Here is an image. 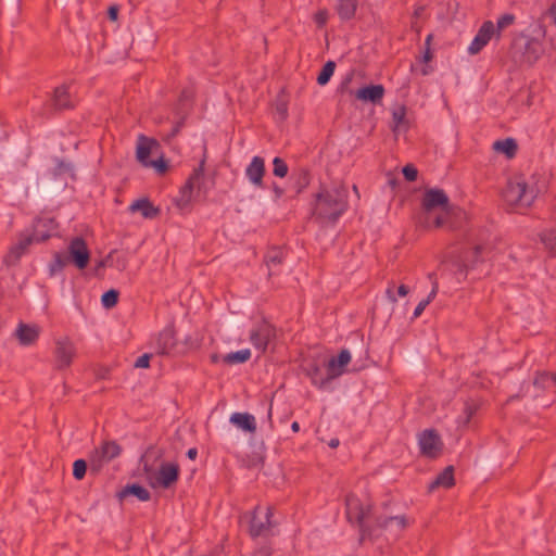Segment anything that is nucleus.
I'll list each match as a JSON object with an SVG mask.
<instances>
[{"label":"nucleus","instance_id":"obj_11","mask_svg":"<svg viewBox=\"0 0 556 556\" xmlns=\"http://www.w3.org/2000/svg\"><path fill=\"white\" fill-rule=\"evenodd\" d=\"M275 328L266 321L256 325L250 331V341L252 345L262 353L267 350L268 344L275 339Z\"/></svg>","mask_w":556,"mask_h":556},{"label":"nucleus","instance_id":"obj_57","mask_svg":"<svg viewBox=\"0 0 556 556\" xmlns=\"http://www.w3.org/2000/svg\"><path fill=\"white\" fill-rule=\"evenodd\" d=\"M291 430H292L293 432H299V431H300V424H299L298 421H293V422L291 424Z\"/></svg>","mask_w":556,"mask_h":556},{"label":"nucleus","instance_id":"obj_63","mask_svg":"<svg viewBox=\"0 0 556 556\" xmlns=\"http://www.w3.org/2000/svg\"><path fill=\"white\" fill-rule=\"evenodd\" d=\"M269 275H270V276H271V275H277V273H276V271H270V273H269Z\"/></svg>","mask_w":556,"mask_h":556},{"label":"nucleus","instance_id":"obj_16","mask_svg":"<svg viewBox=\"0 0 556 556\" xmlns=\"http://www.w3.org/2000/svg\"><path fill=\"white\" fill-rule=\"evenodd\" d=\"M180 475L179 465L176 463H162L156 475V484L163 489H169L174 485Z\"/></svg>","mask_w":556,"mask_h":556},{"label":"nucleus","instance_id":"obj_43","mask_svg":"<svg viewBox=\"0 0 556 556\" xmlns=\"http://www.w3.org/2000/svg\"><path fill=\"white\" fill-rule=\"evenodd\" d=\"M87 470V463L84 459H77L73 464V476L77 480H81Z\"/></svg>","mask_w":556,"mask_h":556},{"label":"nucleus","instance_id":"obj_6","mask_svg":"<svg viewBox=\"0 0 556 556\" xmlns=\"http://www.w3.org/2000/svg\"><path fill=\"white\" fill-rule=\"evenodd\" d=\"M273 517L274 510L271 507L268 506L263 511L261 506H256L250 519L249 534L251 538H268L274 535L273 528L275 522Z\"/></svg>","mask_w":556,"mask_h":556},{"label":"nucleus","instance_id":"obj_38","mask_svg":"<svg viewBox=\"0 0 556 556\" xmlns=\"http://www.w3.org/2000/svg\"><path fill=\"white\" fill-rule=\"evenodd\" d=\"M437 292H438V285L437 282L433 283V287L431 289V292L428 294V296L424 300H421L417 306L415 307V311L413 313V318H418L422 313L426 309V307L431 303V301L435 298L437 295Z\"/></svg>","mask_w":556,"mask_h":556},{"label":"nucleus","instance_id":"obj_30","mask_svg":"<svg viewBox=\"0 0 556 556\" xmlns=\"http://www.w3.org/2000/svg\"><path fill=\"white\" fill-rule=\"evenodd\" d=\"M38 330L35 327L20 324L18 328L16 329V336L20 340V342L24 345H28L34 343L38 338Z\"/></svg>","mask_w":556,"mask_h":556},{"label":"nucleus","instance_id":"obj_31","mask_svg":"<svg viewBox=\"0 0 556 556\" xmlns=\"http://www.w3.org/2000/svg\"><path fill=\"white\" fill-rule=\"evenodd\" d=\"M126 495H134L141 502H147L151 498V494L144 486L140 484H129L125 486L119 493L118 496L123 498Z\"/></svg>","mask_w":556,"mask_h":556},{"label":"nucleus","instance_id":"obj_36","mask_svg":"<svg viewBox=\"0 0 556 556\" xmlns=\"http://www.w3.org/2000/svg\"><path fill=\"white\" fill-rule=\"evenodd\" d=\"M283 257L285 252L281 248H271L267 251L265 255V262L268 268L271 270L274 266L282 263Z\"/></svg>","mask_w":556,"mask_h":556},{"label":"nucleus","instance_id":"obj_53","mask_svg":"<svg viewBox=\"0 0 556 556\" xmlns=\"http://www.w3.org/2000/svg\"><path fill=\"white\" fill-rule=\"evenodd\" d=\"M432 58H433V54H432L431 49L429 47L426 48V50L424 52L422 61L425 63H428V62H430L432 60Z\"/></svg>","mask_w":556,"mask_h":556},{"label":"nucleus","instance_id":"obj_21","mask_svg":"<svg viewBox=\"0 0 556 556\" xmlns=\"http://www.w3.org/2000/svg\"><path fill=\"white\" fill-rule=\"evenodd\" d=\"M175 346L176 339L174 330L172 328H165L161 333H159L156 340L157 353L162 355H167L172 353Z\"/></svg>","mask_w":556,"mask_h":556},{"label":"nucleus","instance_id":"obj_29","mask_svg":"<svg viewBox=\"0 0 556 556\" xmlns=\"http://www.w3.org/2000/svg\"><path fill=\"white\" fill-rule=\"evenodd\" d=\"M493 150L496 152L505 154L508 159H511L516 155L518 150V144L515 139L506 138L503 140H496L493 143Z\"/></svg>","mask_w":556,"mask_h":556},{"label":"nucleus","instance_id":"obj_10","mask_svg":"<svg viewBox=\"0 0 556 556\" xmlns=\"http://www.w3.org/2000/svg\"><path fill=\"white\" fill-rule=\"evenodd\" d=\"M77 102L73 83L56 87L51 98V103L56 111L73 110Z\"/></svg>","mask_w":556,"mask_h":556},{"label":"nucleus","instance_id":"obj_20","mask_svg":"<svg viewBox=\"0 0 556 556\" xmlns=\"http://www.w3.org/2000/svg\"><path fill=\"white\" fill-rule=\"evenodd\" d=\"M229 422L249 433H255L257 429L256 419L250 413L236 412L231 414Z\"/></svg>","mask_w":556,"mask_h":556},{"label":"nucleus","instance_id":"obj_5","mask_svg":"<svg viewBox=\"0 0 556 556\" xmlns=\"http://www.w3.org/2000/svg\"><path fill=\"white\" fill-rule=\"evenodd\" d=\"M90 260V253L86 241L81 237H75L71 240L67 254L56 253L54 255V263L52 269L62 268L67 263H72L79 269L87 267Z\"/></svg>","mask_w":556,"mask_h":556},{"label":"nucleus","instance_id":"obj_4","mask_svg":"<svg viewBox=\"0 0 556 556\" xmlns=\"http://www.w3.org/2000/svg\"><path fill=\"white\" fill-rule=\"evenodd\" d=\"M346 518L349 522L357 525L362 539L374 535V528L368 523L371 517V505H364L361 500L350 494L345 498Z\"/></svg>","mask_w":556,"mask_h":556},{"label":"nucleus","instance_id":"obj_12","mask_svg":"<svg viewBox=\"0 0 556 556\" xmlns=\"http://www.w3.org/2000/svg\"><path fill=\"white\" fill-rule=\"evenodd\" d=\"M418 444L421 455L429 458H435L442 448L441 438L433 429L424 430L418 437Z\"/></svg>","mask_w":556,"mask_h":556},{"label":"nucleus","instance_id":"obj_50","mask_svg":"<svg viewBox=\"0 0 556 556\" xmlns=\"http://www.w3.org/2000/svg\"><path fill=\"white\" fill-rule=\"evenodd\" d=\"M386 295L387 298L395 303L396 302V296H395V285L394 283H390L389 287L387 288L386 290Z\"/></svg>","mask_w":556,"mask_h":556},{"label":"nucleus","instance_id":"obj_61","mask_svg":"<svg viewBox=\"0 0 556 556\" xmlns=\"http://www.w3.org/2000/svg\"><path fill=\"white\" fill-rule=\"evenodd\" d=\"M143 470H144L147 473H150V471H151V467H150L148 464H144V465H143Z\"/></svg>","mask_w":556,"mask_h":556},{"label":"nucleus","instance_id":"obj_42","mask_svg":"<svg viewBox=\"0 0 556 556\" xmlns=\"http://www.w3.org/2000/svg\"><path fill=\"white\" fill-rule=\"evenodd\" d=\"M288 165L287 163L281 159L276 156L273 160V174L279 178H283L288 174Z\"/></svg>","mask_w":556,"mask_h":556},{"label":"nucleus","instance_id":"obj_54","mask_svg":"<svg viewBox=\"0 0 556 556\" xmlns=\"http://www.w3.org/2000/svg\"><path fill=\"white\" fill-rule=\"evenodd\" d=\"M396 293L399 296H405L408 293V287L405 285H401L396 288Z\"/></svg>","mask_w":556,"mask_h":556},{"label":"nucleus","instance_id":"obj_15","mask_svg":"<svg viewBox=\"0 0 556 556\" xmlns=\"http://www.w3.org/2000/svg\"><path fill=\"white\" fill-rule=\"evenodd\" d=\"M33 243H36V240L30 235L29 230L21 232L17 237V241L10 248L5 256V263L13 264L18 261L24 254L28 252Z\"/></svg>","mask_w":556,"mask_h":556},{"label":"nucleus","instance_id":"obj_1","mask_svg":"<svg viewBox=\"0 0 556 556\" xmlns=\"http://www.w3.org/2000/svg\"><path fill=\"white\" fill-rule=\"evenodd\" d=\"M450 200L442 189L433 188L425 191L420 210L415 215V222L418 227L430 229L440 228L445 224L444 212L448 206Z\"/></svg>","mask_w":556,"mask_h":556},{"label":"nucleus","instance_id":"obj_34","mask_svg":"<svg viewBox=\"0 0 556 556\" xmlns=\"http://www.w3.org/2000/svg\"><path fill=\"white\" fill-rule=\"evenodd\" d=\"M293 188L295 193H301L311 182V175L308 169L300 168L296 173L293 174Z\"/></svg>","mask_w":556,"mask_h":556},{"label":"nucleus","instance_id":"obj_41","mask_svg":"<svg viewBox=\"0 0 556 556\" xmlns=\"http://www.w3.org/2000/svg\"><path fill=\"white\" fill-rule=\"evenodd\" d=\"M541 239L545 248L556 257V231H545L542 233Z\"/></svg>","mask_w":556,"mask_h":556},{"label":"nucleus","instance_id":"obj_37","mask_svg":"<svg viewBox=\"0 0 556 556\" xmlns=\"http://www.w3.org/2000/svg\"><path fill=\"white\" fill-rule=\"evenodd\" d=\"M336 70V63L333 61H328L323 66L320 73L317 76V83L320 86H325L330 80Z\"/></svg>","mask_w":556,"mask_h":556},{"label":"nucleus","instance_id":"obj_26","mask_svg":"<svg viewBox=\"0 0 556 556\" xmlns=\"http://www.w3.org/2000/svg\"><path fill=\"white\" fill-rule=\"evenodd\" d=\"M376 527L379 529H388L392 525L401 531L408 527L409 522L404 515L400 516H379L375 520Z\"/></svg>","mask_w":556,"mask_h":556},{"label":"nucleus","instance_id":"obj_32","mask_svg":"<svg viewBox=\"0 0 556 556\" xmlns=\"http://www.w3.org/2000/svg\"><path fill=\"white\" fill-rule=\"evenodd\" d=\"M307 376L311 378L312 383L319 388L324 389L333 378H329V372L324 376L321 369L317 365H313L307 369Z\"/></svg>","mask_w":556,"mask_h":556},{"label":"nucleus","instance_id":"obj_27","mask_svg":"<svg viewBox=\"0 0 556 556\" xmlns=\"http://www.w3.org/2000/svg\"><path fill=\"white\" fill-rule=\"evenodd\" d=\"M455 484L453 466L445 467L437 478L430 483L429 489L434 490L439 486L450 489Z\"/></svg>","mask_w":556,"mask_h":556},{"label":"nucleus","instance_id":"obj_47","mask_svg":"<svg viewBox=\"0 0 556 556\" xmlns=\"http://www.w3.org/2000/svg\"><path fill=\"white\" fill-rule=\"evenodd\" d=\"M151 354L144 353L135 362L136 368H148L150 366Z\"/></svg>","mask_w":556,"mask_h":556},{"label":"nucleus","instance_id":"obj_18","mask_svg":"<svg viewBox=\"0 0 556 556\" xmlns=\"http://www.w3.org/2000/svg\"><path fill=\"white\" fill-rule=\"evenodd\" d=\"M265 175V162L261 156H254L245 169V176L249 181L257 188L263 187Z\"/></svg>","mask_w":556,"mask_h":556},{"label":"nucleus","instance_id":"obj_23","mask_svg":"<svg viewBox=\"0 0 556 556\" xmlns=\"http://www.w3.org/2000/svg\"><path fill=\"white\" fill-rule=\"evenodd\" d=\"M384 94V88L382 85H370L363 87L356 91V98L362 101H369L377 103L381 101Z\"/></svg>","mask_w":556,"mask_h":556},{"label":"nucleus","instance_id":"obj_49","mask_svg":"<svg viewBox=\"0 0 556 556\" xmlns=\"http://www.w3.org/2000/svg\"><path fill=\"white\" fill-rule=\"evenodd\" d=\"M484 248L481 245H476L471 251L466 253V260L470 256L472 258H478L483 252Z\"/></svg>","mask_w":556,"mask_h":556},{"label":"nucleus","instance_id":"obj_39","mask_svg":"<svg viewBox=\"0 0 556 556\" xmlns=\"http://www.w3.org/2000/svg\"><path fill=\"white\" fill-rule=\"evenodd\" d=\"M119 292L115 289L105 291L101 296V303L105 308L114 307L118 302Z\"/></svg>","mask_w":556,"mask_h":556},{"label":"nucleus","instance_id":"obj_33","mask_svg":"<svg viewBox=\"0 0 556 556\" xmlns=\"http://www.w3.org/2000/svg\"><path fill=\"white\" fill-rule=\"evenodd\" d=\"M556 374L542 371L538 372L533 380V386L542 391H548L554 387Z\"/></svg>","mask_w":556,"mask_h":556},{"label":"nucleus","instance_id":"obj_55","mask_svg":"<svg viewBox=\"0 0 556 556\" xmlns=\"http://www.w3.org/2000/svg\"><path fill=\"white\" fill-rule=\"evenodd\" d=\"M198 456V450L195 447H191L187 451V457L191 460H194Z\"/></svg>","mask_w":556,"mask_h":556},{"label":"nucleus","instance_id":"obj_59","mask_svg":"<svg viewBox=\"0 0 556 556\" xmlns=\"http://www.w3.org/2000/svg\"><path fill=\"white\" fill-rule=\"evenodd\" d=\"M433 36L432 34H429L427 37H426V40H425V46L426 48H430V45H431V40H432Z\"/></svg>","mask_w":556,"mask_h":556},{"label":"nucleus","instance_id":"obj_8","mask_svg":"<svg viewBox=\"0 0 556 556\" xmlns=\"http://www.w3.org/2000/svg\"><path fill=\"white\" fill-rule=\"evenodd\" d=\"M204 163V160H202L199 166L193 169L192 174L189 176L184 187L180 189V202L182 204L189 203L193 198L194 192L200 193L201 191H205Z\"/></svg>","mask_w":556,"mask_h":556},{"label":"nucleus","instance_id":"obj_44","mask_svg":"<svg viewBox=\"0 0 556 556\" xmlns=\"http://www.w3.org/2000/svg\"><path fill=\"white\" fill-rule=\"evenodd\" d=\"M403 176L407 181H415L418 176V170L413 164H407L402 169Z\"/></svg>","mask_w":556,"mask_h":556},{"label":"nucleus","instance_id":"obj_17","mask_svg":"<svg viewBox=\"0 0 556 556\" xmlns=\"http://www.w3.org/2000/svg\"><path fill=\"white\" fill-rule=\"evenodd\" d=\"M493 36H496L495 25L493 22H483L470 46L468 47L469 54L473 55L479 53L489 43Z\"/></svg>","mask_w":556,"mask_h":556},{"label":"nucleus","instance_id":"obj_28","mask_svg":"<svg viewBox=\"0 0 556 556\" xmlns=\"http://www.w3.org/2000/svg\"><path fill=\"white\" fill-rule=\"evenodd\" d=\"M119 261H121V253L117 251L111 252L104 258L100 260L97 263V265L94 267L96 275L97 276L105 275L104 273L101 271L102 268H113L115 265L117 268H119V266L124 267V263L119 264Z\"/></svg>","mask_w":556,"mask_h":556},{"label":"nucleus","instance_id":"obj_7","mask_svg":"<svg viewBox=\"0 0 556 556\" xmlns=\"http://www.w3.org/2000/svg\"><path fill=\"white\" fill-rule=\"evenodd\" d=\"M122 447L115 441H105L90 455V470L98 472L104 464L119 456Z\"/></svg>","mask_w":556,"mask_h":556},{"label":"nucleus","instance_id":"obj_13","mask_svg":"<svg viewBox=\"0 0 556 556\" xmlns=\"http://www.w3.org/2000/svg\"><path fill=\"white\" fill-rule=\"evenodd\" d=\"M76 355V348L68 338H61L55 342L54 357L56 367L63 369L70 367Z\"/></svg>","mask_w":556,"mask_h":556},{"label":"nucleus","instance_id":"obj_9","mask_svg":"<svg viewBox=\"0 0 556 556\" xmlns=\"http://www.w3.org/2000/svg\"><path fill=\"white\" fill-rule=\"evenodd\" d=\"M58 226L59 224L54 217L41 214L34 219L29 232L36 240V243H40L54 236L58 231Z\"/></svg>","mask_w":556,"mask_h":556},{"label":"nucleus","instance_id":"obj_60","mask_svg":"<svg viewBox=\"0 0 556 556\" xmlns=\"http://www.w3.org/2000/svg\"><path fill=\"white\" fill-rule=\"evenodd\" d=\"M339 440L338 439H331L330 442H329V446L334 448L339 445Z\"/></svg>","mask_w":556,"mask_h":556},{"label":"nucleus","instance_id":"obj_40","mask_svg":"<svg viewBox=\"0 0 556 556\" xmlns=\"http://www.w3.org/2000/svg\"><path fill=\"white\" fill-rule=\"evenodd\" d=\"M514 22H515L514 14L506 13V14L501 15L496 21V26H495L496 37L498 38L501 36L502 30H504L505 28L513 25Z\"/></svg>","mask_w":556,"mask_h":556},{"label":"nucleus","instance_id":"obj_19","mask_svg":"<svg viewBox=\"0 0 556 556\" xmlns=\"http://www.w3.org/2000/svg\"><path fill=\"white\" fill-rule=\"evenodd\" d=\"M351 362V353L343 349L337 357H331L327 363L329 378H338L344 372V367Z\"/></svg>","mask_w":556,"mask_h":556},{"label":"nucleus","instance_id":"obj_56","mask_svg":"<svg viewBox=\"0 0 556 556\" xmlns=\"http://www.w3.org/2000/svg\"><path fill=\"white\" fill-rule=\"evenodd\" d=\"M273 190L275 192V195L277 199L281 198L283 195V189L280 188L277 184H274Z\"/></svg>","mask_w":556,"mask_h":556},{"label":"nucleus","instance_id":"obj_14","mask_svg":"<svg viewBox=\"0 0 556 556\" xmlns=\"http://www.w3.org/2000/svg\"><path fill=\"white\" fill-rule=\"evenodd\" d=\"M475 261L472 260L469 263L463 258L462 255H451L448 258L444 260L440 266V275L441 276H458V275H467L470 267H473Z\"/></svg>","mask_w":556,"mask_h":556},{"label":"nucleus","instance_id":"obj_24","mask_svg":"<svg viewBox=\"0 0 556 556\" xmlns=\"http://www.w3.org/2000/svg\"><path fill=\"white\" fill-rule=\"evenodd\" d=\"M129 211L131 213L140 212V214L148 219H153L160 214V210L148 199L136 200L129 206Z\"/></svg>","mask_w":556,"mask_h":556},{"label":"nucleus","instance_id":"obj_22","mask_svg":"<svg viewBox=\"0 0 556 556\" xmlns=\"http://www.w3.org/2000/svg\"><path fill=\"white\" fill-rule=\"evenodd\" d=\"M156 144L155 140L149 139L144 136H140L137 143L136 156L139 163L148 167L150 163V154L152 147Z\"/></svg>","mask_w":556,"mask_h":556},{"label":"nucleus","instance_id":"obj_2","mask_svg":"<svg viewBox=\"0 0 556 556\" xmlns=\"http://www.w3.org/2000/svg\"><path fill=\"white\" fill-rule=\"evenodd\" d=\"M346 208L348 192L344 188H321L315 195L313 214L320 223H336Z\"/></svg>","mask_w":556,"mask_h":556},{"label":"nucleus","instance_id":"obj_48","mask_svg":"<svg viewBox=\"0 0 556 556\" xmlns=\"http://www.w3.org/2000/svg\"><path fill=\"white\" fill-rule=\"evenodd\" d=\"M148 167H155L160 173H164L167 168V164L163 159H160L159 161H150Z\"/></svg>","mask_w":556,"mask_h":556},{"label":"nucleus","instance_id":"obj_52","mask_svg":"<svg viewBox=\"0 0 556 556\" xmlns=\"http://www.w3.org/2000/svg\"><path fill=\"white\" fill-rule=\"evenodd\" d=\"M182 125H184V122H182V121L177 122V123L173 126L172 131H170V134L168 135V139H172V138H174L175 136H177V135L179 134V131H180V129H181Z\"/></svg>","mask_w":556,"mask_h":556},{"label":"nucleus","instance_id":"obj_51","mask_svg":"<svg viewBox=\"0 0 556 556\" xmlns=\"http://www.w3.org/2000/svg\"><path fill=\"white\" fill-rule=\"evenodd\" d=\"M119 8L118 5H111L108 10V16L111 21H116L118 17Z\"/></svg>","mask_w":556,"mask_h":556},{"label":"nucleus","instance_id":"obj_58","mask_svg":"<svg viewBox=\"0 0 556 556\" xmlns=\"http://www.w3.org/2000/svg\"><path fill=\"white\" fill-rule=\"evenodd\" d=\"M433 36L432 34H429L427 37H426V40H425V46L426 48H430V45H431V40H432Z\"/></svg>","mask_w":556,"mask_h":556},{"label":"nucleus","instance_id":"obj_46","mask_svg":"<svg viewBox=\"0 0 556 556\" xmlns=\"http://www.w3.org/2000/svg\"><path fill=\"white\" fill-rule=\"evenodd\" d=\"M405 114H406L405 108H400V109L393 111L392 121L394 124V129L399 128L402 125V123L405 119Z\"/></svg>","mask_w":556,"mask_h":556},{"label":"nucleus","instance_id":"obj_45","mask_svg":"<svg viewBox=\"0 0 556 556\" xmlns=\"http://www.w3.org/2000/svg\"><path fill=\"white\" fill-rule=\"evenodd\" d=\"M329 13L326 9H320L314 14V22L318 27H324L327 24Z\"/></svg>","mask_w":556,"mask_h":556},{"label":"nucleus","instance_id":"obj_3","mask_svg":"<svg viewBox=\"0 0 556 556\" xmlns=\"http://www.w3.org/2000/svg\"><path fill=\"white\" fill-rule=\"evenodd\" d=\"M538 193L539 190L535 186H530L523 179L517 178L507 182L503 198L510 206L526 208L533 203Z\"/></svg>","mask_w":556,"mask_h":556},{"label":"nucleus","instance_id":"obj_35","mask_svg":"<svg viewBox=\"0 0 556 556\" xmlns=\"http://www.w3.org/2000/svg\"><path fill=\"white\" fill-rule=\"evenodd\" d=\"M251 358L249 349L230 352L223 357V362L227 365L243 364Z\"/></svg>","mask_w":556,"mask_h":556},{"label":"nucleus","instance_id":"obj_62","mask_svg":"<svg viewBox=\"0 0 556 556\" xmlns=\"http://www.w3.org/2000/svg\"><path fill=\"white\" fill-rule=\"evenodd\" d=\"M212 362H213V363L217 362V355H213V356H212Z\"/></svg>","mask_w":556,"mask_h":556},{"label":"nucleus","instance_id":"obj_25","mask_svg":"<svg viewBox=\"0 0 556 556\" xmlns=\"http://www.w3.org/2000/svg\"><path fill=\"white\" fill-rule=\"evenodd\" d=\"M358 0H337L336 12L341 21H350L355 16Z\"/></svg>","mask_w":556,"mask_h":556}]
</instances>
